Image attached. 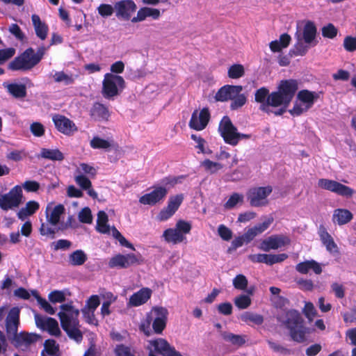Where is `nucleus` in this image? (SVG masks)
Listing matches in <instances>:
<instances>
[{
	"label": "nucleus",
	"instance_id": "obj_12",
	"mask_svg": "<svg viewBox=\"0 0 356 356\" xmlns=\"http://www.w3.org/2000/svg\"><path fill=\"white\" fill-rule=\"evenodd\" d=\"M33 56V49L32 48L27 49L10 63L9 69L12 70H28L33 68L38 64Z\"/></svg>",
	"mask_w": 356,
	"mask_h": 356
},
{
	"label": "nucleus",
	"instance_id": "obj_28",
	"mask_svg": "<svg viewBox=\"0 0 356 356\" xmlns=\"http://www.w3.org/2000/svg\"><path fill=\"white\" fill-rule=\"evenodd\" d=\"M40 337L36 334L21 332L17 334L14 337L15 345L18 348L27 347L30 344L37 341Z\"/></svg>",
	"mask_w": 356,
	"mask_h": 356
},
{
	"label": "nucleus",
	"instance_id": "obj_3",
	"mask_svg": "<svg viewBox=\"0 0 356 356\" xmlns=\"http://www.w3.org/2000/svg\"><path fill=\"white\" fill-rule=\"evenodd\" d=\"M316 28L313 22H307L303 29H298L295 33L296 40L291 53L295 56H304L308 50L317 44Z\"/></svg>",
	"mask_w": 356,
	"mask_h": 356
},
{
	"label": "nucleus",
	"instance_id": "obj_29",
	"mask_svg": "<svg viewBox=\"0 0 356 356\" xmlns=\"http://www.w3.org/2000/svg\"><path fill=\"white\" fill-rule=\"evenodd\" d=\"M31 20L36 35L42 40H45L49 31L48 26L38 15H32Z\"/></svg>",
	"mask_w": 356,
	"mask_h": 356
},
{
	"label": "nucleus",
	"instance_id": "obj_10",
	"mask_svg": "<svg viewBox=\"0 0 356 356\" xmlns=\"http://www.w3.org/2000/svg\"><path fill=\"white\" fill-rule=\"evenodd\" d=\"M272 191L273 188L270 186L254 187L248 191L247 198L252 207H264L268 204V197Z\"/></svg>",
	"mask_w": 356,
	"mask_h": 356
},
{
	"label": "nucleus",
	"instance_id": "obj_61",
	"mask_svg": "<svg viewBox=\"0 0 356 356\" xmlns=\"http://www.w3.org/2000/svg\"><path fill=\"white\" fill-rule=\"evenodd\" d=\"M343 47L348 51L352 52L356 50V37L347 36L343 40Z\"/></svg>",
	"mask_w": 356,
	"mask_h": 356
},
{
	"label": "nucleus",
	"instance_id": "obj_53",
	"mask_svg": "<svg viewBox=\"0 0 356 356\" xmlns=\"http://www.w3.org/2000/svg\"><path fill=\"white\" fill-rule=\"evenodd\" d=\"M79 220L83 223L90 224L92 221L91 211L88 207L82 209L78 215Z\"/></svg>",
	"mask_w": 356,
	"mask_h": 356
},
{
	"label": "nucleus",
	"instance_id": "obj_8",
	"mask_svg": "<svg viewBox=\"0 0 356 356\" xmlns=\"http://www.w3.org/2000/svg\"><path fill=\"white\" fill-rule=\"evenodd\" d=\"M319 96L316 92L302 90L298 92L293 107L289 113L293 116H298L311 108Z\"/></svg>",
	"mask_w": 356,
	"mask_h": 356
},
{
	"label": "nucleus",
	"instance_id": "obj_13",
	"mask_svg": "<svg viewBox=\"0 0 356 356\" xmlns=\"http://www.w3.org/2000/svg\"><path fill=\"white\" fill-rule=\"evenodd\" d=\"M33 56V49L32 48L27 49L10 63L9 69L12 70H28L33 68L38 64Z\"/></svg>",
	"mask_w": 356,
	"mask_h": 356
},
{
	"label": "nucleus",
	"instance_id": "obj_2",
	"mask_svg": "<svg viewBox=\"0 0 356 356\" xmlns=\"http://www.w3.org/2000/svg\"><path fill=\"white\" fill-rule=\"evenodd\" d=\"M279 321L289 330L291 339L298 343L304 342L306 340V334L309 329L303 323L300 314L294 309L287 311L278 317Z\"/></svg>",
	"mask_w": 356,
	"mask_h": 356
},
{
	"label": "nucleus",
	"instance_id": "obj_16",
	"mask_svg": "<svg viewBox=\"0 0 356 356\" xmlns=\"http://www.w3.org/2000/svg\"><path fill=\"white\" fill-rule=\"evenodd\" d=\"M290 243L291 240L287 236L275 234L263 240L259 248L263 251L269 252L271 250H277L288 245Z\"/></svg>",
	"mask_w": 356,
	"mask_h": 356
},
{
	"label": "nucleus",
	"instance_id": "obj_51",
	"mask_svg": "<svg viewBox=\"0 0 356 356\" xmlns=\"http://www.w3.org/2000/svg\"><path fill=\"white\" fill-rule=\"evenodd\" d=\"M184 200V195L178 194L176 195L170 196L168 200V209H171L175 212L177 211L179 206L182 203Z\"/></svg>",
	"mask_w": 356,
	"mask_h": 356
},
{
	"label": "nucleus",
	"instance_id": "obj_7",
	"mask_svg": "<svg viewBox=\"0 0 356 356\" xmlns=\"http://www.w3.org/2000/svg\"><path fill=\"white\" fill-rule=\"evenodd\" d=\"M125 88V81L120 75L106 73L102 81V95L106 99L118 96Z\"/></svg>",
	"mask_w": 356,
	"mask_h": 356
},
{
	"label": "nucleus",
	"instance_id": "obj_25",
	"mask_svg": "<svg viewBox=\"0 0 356 356\" xmlns=\"http://www.w3.org/2000/svg\"><path fill=\"white\" fill-rule=\"evenodd\" d=\"M152 296V290L149 288H143L134 293L129 300L128 305L131 307H138L145 304Z\"/></svg>",
	"mask_w": 356,
	"mask_h": 356
},
{
	"label": "nucleus",
	"instance_id": "obj_54",
	"mask_svg": "<svg viewBox=\"0 0 356 356\" xmlns=\"http://www.w3.org/2000/svg\"><path fill=\"white\" fill-rule=\"evenodd\" d=\"M337 33V29L332 24H328L322 28V35L325 38L332 39L336 37Z\"/></svg>",
	"mask_w": 356,
	"mask_h": 356
},
{
	"label": "nucleus",
	"instance_id": "obj_52",
	"mask_svg": "<svg viewBox=\"0 0 356 356\" xmlns=\"http://www.w3.org/2000/svg\"><path fill=\"white\" fill-rule=\"evenodd\" d=\"M76 172L79 173V175L87 174L92 177H95L97 171L94 167L87 163H82L79 164V167L77 168Z\"/></svg>",
	"mask_w": 356,
	"mask_h": 356
},
{
	"label": "nucleus",
	"instance_id": "obj_36",
	"mask_svg": "<svg viewBox=\"0 0 356 356\" xmlns=\"http://www.w3.org/2000/svg\"><path fill=\"white\" fill-rule=\"evenodd\" d=\"M42 356H59V346L54 339L44 341Z\"/></svg>",
	"mask_w": 356,
	"mask_h": 356
},
{
	"label": "nucleus",
	"instance_id": "obj_50",
	"mask_svg": "<svg viewBox=\"0 0 356 356\" xmlns=\"http://www.w3.org/2000/svg\"><path fill=\"white\" fill-rule=\"evenodd\" d=\"M244 73V67L240 64H234L228 69V76L231 79H238L243 76Z\"/></svg>",
	"mask_w": 356,
	"mask_h": 356
},
{
	"label": "nucleus",
	"instance_id": "obj_1",
	"mask_svg": "<svg viewBox=\"0 0 356 356\" xmlns=\"http://www.w3.org/2000/svg\"><path fill=\"white\" fill-rule=\"evenodd\" d=\"M60 309L61 311L58 314V316L62 328L70 339L78 343L81 342L83 334L79 330V309L74 308L71 302L61 305Z\"/></svg>",
	"mask_w": 356,
	"mask_h": 356
},
{
	"label": "nucleus",
	"instance_id": "obj_11",
	"mask_svg": "<svg viewBox=\"0 0 356 356\" xmlns=\"http://www.w3.org/2000/svg\"><path fill=\"white\" fill-rule=\"evenodd\" d=\"M22 200V189L15 186L8 193L0 194V207L5 211L18 207Z\"/></svg>",
	"mask_w": 356,
	"mask_h": 356
},
{
	"label": "nucleus",
	"instance_id": "obj_21",
	"mask_svg": "<svg viewBox=\"0 0 356 356\" xmlns=\"http://www.w3.org/2000/svg\"><path fill=\"white\" fill-rule=\"evenodd\" d=\"M242 90L243 88L241 86L225 85L218 90L216 93L215 99L218 102L232 100V99L241 93Z\"/></svg>",
	"mask_w": 356,
	"mask_h": 356
},
{
	"label": "nucleus",
	"instance_id": "obj_38",
	"mask_svg": "<svg viewBox=\"0 0 356 356\" xmlns=\"http://www.w3.org/2000/svg\"><path fill=\"white\" fill-rule=\"evenodd\" d=\"M86 254L81 250H76L69 256V262L72 266H81L87 260Z\"/></svg>",
	"mask_w": 356,
	"mask_h": 356
},
{
	"label": "nucleus",
	"instance_id": "obj_30",
	"mask_svg": "<svg viewBox=\"0 0 356 356\" xmlns=\"http://www.w3.org/2000/svg\"><path fill=\"white\" fill-rule=\"evenodd\" d=\"M298 272L302 274H307L310 270H313L316 274H321L322 268L318 262L312 259L298 264L296 266Z\"/></svg>",
	"mask_w": 356,
	"mask_h": 356
},
{
	"label": "nucleus",
	"instance_id": "obj_9",
	"mask_svg": "<svg viewBox=\"0 0 356 356\" xmlns=\"http://www.w3.org/2000/svg\"><path fill=\"white\" fill-rule=\"evenodd\" d=\"M191 228V222L179 220L177 222L175 227L166 229L163 232L162 237L168 243L178 244L186 239V234L190 233Z\"/></svg>",
	"mask_w": 356,
	"mask_h": 356
},
{
	"label": "nucleus",
	"instance_id": "obj_27",
	"mask_svg": "<svg viewBox=\"0 0 356 356\" xmlns=\"http://www.w3.org/2000/svg\"><path fill=\"white\" fill-rule=\"evenodd\" d=\"M270 97V93H269L268 89L265 87L257 90L254 94L255 101L261 104L259 109L265 113L270 111V106H271V104H268Z\"/></svg>",
	"mask_w": 356,
	"mask_h": 356
},
{
	"label": "nucleus",
	"instance_id": "obj_6",
	"mask_svg": "<svg viewBox=\"0 0 356 356\" xmlns=\"http://www.w3.org/2000/svg\"><path fill=\"white\" fill-rule=\"evenodd\" d=\"M218 131L224 141L232 146H236L241 140L249 139L251 137L250 134L238 132L237 128L228 116H224L220 122Z\"/></svg>",
	"mask_w": 356,
	"mask_h": 356
},
{
	"label": "nucleus",
	"instance_id": "obj_32",
	"mask_svg": "<svg viewBox=\"0 0 356 356\" xmlns=\"http://www.w3.org/2000/svg\"><path fill=\"white\" fill-rule=\"evenodd\" d=\"M291 40V36L289 34L283 33L280 36L279 40L272 41L269 44L270 49L273 52H280L282 49L289 46Z\"/></svg>",
	"mask_w": 356,
	"mask_h": 356
},
{
	"label": "nucleus",
	"instance_id": "obj_14",
	"mask_svg": "<svg viewBox=\"0 0 356 356\" xmlns=\"http://www.w3.org/2000/svg\"><path fill=\"white\" fill-rule=\"evenodd\" d=\"M318 186L323 189L330 191L346 197H351L355 193L354 190L351 188L336 181L327 179H320L318 181Z\"/></svg>",
	"mask_w": 356,
	"mask_h": 356
},
{
	"label": "nucleus",
	"instance_id": "obj_63",
	"mask_svg": "<svg viewBox=\"0 0 356 356\" xmlns=\"http://www.w3.org/2000/svg\"><path fill=\"white\" fill-rule=\"evenodd\" d=\"M218 232L219 236L225 241H229L232 238V231L224 225H219Z\"/></svg>",
	"mask_w": 356,
	"mask_h": 356
},
{
	"label": "nucleus",
	"instance_id": "obj_46",
	"mask_svg": "<svg viewBox=\"0 0 356 356\" xmlns=\"http://www.w3.org/2000/svg\"><path fill=\"white\" fill-rule=\"evenodd\" d=\"M191 137L197 143L195 147L199 149V153L204 154H210L211 153V150L209 148L205 147L206 141L200 136L192 134Z\"/></svg>",
	"mask_w": 356,
	"mask_h": 356
},
{
	"label": "nucleus",
	"instance_id": "obj_42",
	"mask_svg": "<svg viewBox=\"0 0 356 356\" xmlns=\"http://www.w3.org/2000/svg\"><path fill=\"white\" fill-rule=\"evenodd\" d=\"M32 294L36 298L40 307L44 309L45 312L51 315L56 313V309H54L45 299L41 298L36 291H32Z\"/></svg>",
	"mask_w": 356,
	"mask_h": 356
},
{
	"label": "nucleus",
	"instance_id": "obj_62",
	"mask_svg": "<svg viewBox=\"0 0 356 356\" xmlns=\"http://www.w3.org/2000/svg\"><path fill=\"white\" fill-rule=\"evenodd\" d=\"M9 32L13 35L17 40L22 41L24 38V34L20 27L17 24H12L8 28Z\"/></svg>",
	"mask_w": 356,
	"mask_h": 356
},
{
	"label": "nucleus",
	"instance_id": "obj_60",
	"mask_svg": "<svg viewBox=\"0 0 356 356\" xmlns=\"http://www.w3.org/2000/svg\"><path fill=\"white\" fill-rule=\"evenodd\" d=\"M249 260L254 263H264L268 265L269 254H254L248 256Z\"/></svg>",
	"mask_w": 356,
	"mask_h": 356
},
{
	"label": "nucleus",
	"instance_id": "obj_49",
	"mask_svg": "<svg viewBox=\"0 0 356 356\" xmlns=\"http://www.w3.org/2000/svg\"><path fill=\"white\" fill-rule=\"evenodd\" d=\"M232 284L235 289L245 291L248 287V281L245 275L238 274L233 279Z\"/></svg>",
	"mask_w": 356,
	"mask_h": 356
},
{
	"label": "nucleus",
	"instance_id": "obj_17",
	"mask_svg": "<svg viewBox=\"0 0 356 356\" xmlns=\"http://www.w3.org/2000/svg\"><path fill=\"white\" fill-rule=\"evenodd\" d=\"M115 16L118 19L129 20L136 12L137 6L133 0H120L114 4Z\"/></svg>",
	"mask_w": 356,
	"mask_h": 356
},
{
	"label": "nucleus",
	"instance_id": "obj_58",
	"mask_svg": "<svg viewBox=\"0 0 356 356\" xmlns=\"http://www.w3.org/2000/svg\"><path fill=\"white\" fill-rule=\"evenodd\" d=\"M99 14L103 17H110L113 15L115 8L110 4L102 3L97 8Z\"/></svg>",
	"mask_w": 356,
	"mask_h": 356
},
{
	"label": "nucleus",
	"instance_id": "obj_45",
	"mask_svg": "<svg viewBox=\"0 0 356 356\" xmlns=\"http://www.w3.org/2000/svg\"><path fill=\"white\" fill-rule=\"evenodd\" d=\"M234 302L239 309H245L251 305L252 300L249 296L241 294L234 298Z\"/></svg>",
	"mask_w": 356,
	"mask_h": 356
},
{
	"label": "nucleus",
	"instance_id": "obj_18",
	"mask_svg": "<svg viewBox=\"0 0 356 356\" xmlns=\"http://www.w3.org/2000/svg\"><path fill=\"white\" fill-rule=\"evenodd\" d=\"M210 120V113L207 108H204L198 111L195 110L191 115L189 121L190 128L196 131H202L206 128Z\"/></svg>",
	"mask_w": 356,
	"mask_h": 356
},
{
	"label": "nucleus",
	"instance_id": "obj_57",
	"mask_svg": "<svg viewBox=\"0 0 356 356\" xmlns=\"http://www.w3.org/2000/svg\"><path fill=\"white\" fill-rule=\"evenodd\" d=\"M246 97L243 94L239 93L237 96L232 99V102L230 104V108L232 110L238 109L242 107L246 102Z\"/></svg>",
	"mask_w": 356,
	"mask_h": 356
},
{
	"label": "nucleus",
	"instance_id": "obj_48",
	"mask_svg": "<svg viewBox=\"0 0 356 356\" xmlns=\"http://www.w3.org/2000/svg\"><path fill=\"white\" fill-rule=\"evenodd\" d=\"M242 320L245 322H252L255 325H261L264 322V317L259 314L246 312L242 316Z\"/></svg>",
	"mask_w": 356,
	"mask_h": 356
},
{
	"label": "nucleus",
	"instance_id": "obj_37",
	"mask_svg": "<svg viewBox=\"0 0 356 356\" xmlns=\"http://www.w3.org/2000/svg\"><path fill=\"white\" fill-rule=\"evenodd\" d=\"M107 222V214L103 211H99L97 220V230L100 233L110 234V226Z\"/></svg>",
	"mask_w": 356,
	"mask_h": 356
},
{
	"label": "nucleus",
	"instance_id": "obj_20",
	"mask_svg": "<svg viewBox=\"0 0 356 356\" xmlns=\"http://www.w3.org/2000/svg\"><path fill=\"white\" fill-rule=\"evenodd\" d=\"M52 120L56 128L61 133L65 135H71L76 131L77 128L75 124L69 118L61 115H55L52 118Z\"/></svg>",
	"mask_w": 356,
	"mask_h": 356
},
{
	"label": "nucleus",
	"instance_id": "obj_59",
	"mask_svg": "<svg viewBox=\"0 0 356 356\" xmlns=\"http://www.w3.org/2000/svg\"><path fill=\"white\" fill-rule=\"evenodd\" d=\"M303 313L310 321L316 316V310L312 302L305 303L303 309Z\"/></svg>",
	"mask_w": 356,
	"mask_h": 356
},
{
	"label": "nucleus",
	"instance_id": "obj_26",
	"mask_svg": "<svg viewBox=\"0 0 356 356\" xmlns=\"http://www.w3.org/2000/svg\"><path fill=\"white\" fill-rule=\"evenodd\" d=\"M318 235L323 244L325 246L326 250L330 253L338 252V247L334 241L333 238L327 232L326 228L323 225H320L318 228Z\"/></svg>",
	"mask_w": 356,
	"mask_h": 356
},
{
	"label": "nucleus",
	"instance_id": "obj_44",
	"mask_svg": "<svg viewBox=\"0 0 356 356\" xmlns=\"http://www.w3.org/2000/svg\"><path fill=\"white\" fill-rule=\"evenodd\" d=\"M201 165L204 167V170L210 174H214L223 168L222 164L212 161L209 159H206L202 161Z\"/></svg>",
	"mask_w": 356,
	"mask_h": 356
},
{
	"label": "nucleus",
	"instance_id": "obj_4",
	"mask_svg": "<svg viewBox=\"0 0 356 356\" xmlns=\"http://www.w3.org/2000/svg\"><path fill=\"white\" fill-rule=\"evenodd\" d=\"M298 89V83L296 80H282L278 86L277 91L270 93L268 104L273 107H288Z\"/></svg>",
	"mask_w": 356,
	"mask_h": 356
},
{
	"label": "nucleus",
	"instance_id": "obj_19",
	"mask_svg": "<svg viewBox=\"0 0 356 356\" xmlns=\"http://www.w3.org/2000/svg\"><path fill=\"white\" fill-rule=\"evenodd\" d=\"M167 193L168 191L165 187H155L150 193L141 196L139 202L142 204L153 206L162 201Z\"/></svg>",
	"mask_w": 356,
	"mask_h": 356
},
{
	"label": "nucleus",
	"instance_id": "obj_47",
	"mask_svg": "<svg viewBox=\"0 0 356 356\" xmlns=\"http://www.w3.org/2000/svg\"><path fill=\"white\" fill-rule=\"evenodd\" d=\"M244 196L242 194L237 193H233L228 200L225 204V208L231 209L236 206L238 204H241L243 202Z\"/></svg>",
	"mask_w": 356,
	"mask_h": 356
},
{
	"label": "nucleus",
	"instance_id": "obj_24",
	"mask_svg": "<svg viewBox=\"0 0 356 356\" xmlns=\"http://www.w3.org/2000/svg\"><path fill=\"white\" fill-rule=\"evenodd\" d=\"M19 321V309L17 307L12 308L6 318V330L10 336L13 337L17 334Z\"/></svg>",
	"mask_w": 356,
	"mask_h": 356
},
{
	"label": "nucleus",
	"instance_id": "obj_35",
	"mask_svg": "<svg viewBox=\"0 0 356 356\" xmlns=\"http://www.w3.org/2000/svg\"><path fill=\"white\" fill-rule=\"evenodd\" d=\"M4 87L7 88L9 93L17 98H22L26 95V88L24 84L21 83H8L3 84Z\"/></svg>",
	"mask_w": 356,
	"mask_h": 356
},
{
	"label": "nucleus",
	"instance_id": "obj_64",
	"mask_svg": "<svg viewBox=\"0 0 356 356\" xmlns=\"http://www.w3.org/2000/svg\"><path fill=\"white\" fill-rule=\"evenodd\" d=\"M116 356H134L131 353L129 347L120 344L117 345L115 348Z\"/></svg>",
	"mask_w": 356,
	"mask_h": 356
},
{
	"label": "nucleus",
	"instance_id": "obj_43",
	"mask_svg": "<svg viewBox=\"0 0 356 356\" xmlns=\"http://www.w3.org/2000/svg\"><path fill=\"white\" fill-rule=\"evenodd\" d=\"M112 140H104L98 136H95L90 142V147L93 149H108L111 147Z\"/></svg>",
	"mask_w": 356,
	"mask_h": 356
},
{
	"label": "nucleus",
	"instance_id": "obj_39",
	"mask_svg": "<svg viewBox=\"0 0 356 356\" xmlns=\"http://www.w3.org/2000/svg\"><path fill=\"white\" fill-rule=\"evenodd\" d=\"M40 156L51 161H62L64 159L63 153L57 149H50L43 148L41 149Z\"/></svg>",
	"mask_w": 356,
	"mask_h": 356
},
{
	"label": "nucleus",
	"instance_id": "obj_55",
	"mask_svg": "<svg viewBox=\"0 0 356 356\" xmlns=\"http://www.w3.org/2000/svg\"><path fill=\"white\" fill-rule=\"evenodd\" d=\"M48 298L52 303L63 302L65 300V294L64 291L56 290L51 291Z\"/></svg>",
	"mask_w": 356,
	"mask_h": 356
},
{
	"label": "nucleus",
	"instance_id": "obj_5",
	"mask_svg": "<svg viewBox=\"0 0 356 356\" xmlns=\"http://www.w3.org/2000/svg\"><path fill=\"white\" fill-rule=\"evenodd\" d=\"M168 312L162 307H156L146 316L145 321L140 325V330L149 334L150 325L152 323L154 331L161 334L166 325Z\"/></svg>",
	"mask_w": 356,
	"mask_h": 356
},
{
	"label": "nucleus",
	"instance_id": "obj_34",
	"mask_svg": "<svg viewBox=\"0 0 356 356\" xmlns=\"http://www.w3.org/2000/svg\"><path fill=\"white\" fill-rule=\"evenodd\" d=\"M91 115L95 120H105L108 118L107 108L100 103L94 104L91 108Z\"/></svg>",
	"mask_w": 356,
	"mask_h": 356
},
{
	"label": "nucleus",
	"instance_id": "obj_41",
	"mask_svg": "<svg viewBox=\"0 0 356 356\" xmlns=\"http://www.w3.org/2000/svg\"><path fill=\"white\" fill-rule=\"evenodd\" d=\"M222 337L226 341L230 342L234 346H242L245 343V337L239 334H234L231 332H225L222 333Z\"/></svg>",
	"mask_w": 356,
	"mask_h": 356
},
{
	"label": "nucleus",
	"instance_id": "obj_22",
	"mask_svg": "<svg viewBox=\"0 0 356 356\" xmlns=\"http://www.w3.org/2000/svg\"><path fill=\"white\" fill-rule=\"evenodd\" d=\"M138 260L134 254L131 253L126 255L119 254L110 259L108 266L110 268H126L138 263Z\"/></svg>",
	"mask_w": 356,
	"mask_h": 356
},
{
	"label": "nucleus",
	"instance_id": "obj_56",
	"mask_svg": "<svg viewBox=\"0 0 356 356\" xmlns=\"http://www.w3.org/2000/svg\"><path fill=\"white\" fill-rule=\"evenodd\" d=\"M74 180L82 189L87 190L92 186L90 179L83 175H77L74 177Z\"/></svg>",
	"mask_w": 356,
	"mask_h": 356
},
{
	"label": "nucleus",
	"instance_id": "obj_15",
	"mask_svg": "<svg viewBox=\"0 0 356 356\" xmlns=\"http://www.w3.org/2000/svg\"><path fill=\"white\" fill-rule=\"evenodd\" d=\"M34 318L36 326L40 330L56 337L60 334L61 331L56 319L38 314H35Z\"/></svg>",
	"mask_w": 356,
	"mask_h": 356
},
{
	"label": "nucleus",
	"instance_id": "obj_40",
	"mask_svg": "<svg viewBox=\"0 0 356 356\" xmlns=\"http://www.w3.org/2000/svg\"><path fill=\"white\" fill-rule=\"evenodd\" d=\"M50 76L56 83H62L64 85H70L74 82V78L72 74H68L63 71L54 72L51 73Z\"/></svg>",
	"mask_w": 356,
	"mask_h": 356
},
{
	"label": "nucleus",
	"instance_id": "obj_31",
	"mask_svg": "<svg viewBox=\"0 0 356 356\" xmlns=\"http://www.w3.org/2000/svg\"><path fill=\"white\" fill-rule=\"evenodd\" d=\"M353 218L350 211L344 209H337L334 211L332 221L339 225L349 222Z\"/></svg>",
	"mask_w": 356,
	"mask_h": 356
},
{
	"label": "nucleus",
	"instance_id": "obj_33",
	"mask_svg": "<svg viewBox=\"0 0 356 356\" xmlns=\"http://www.w3.org/2000/svg\"><path fill=\"white\" fill-rule=\"evenodd\" d=\"M40 207L39 203L38 202L31 200L29 201L24 207L22 208L17 213L18 218L24 220L28 216L33 215L34 213L38 210Z\"/></svg>",
	"mask_w": 356,
	"mask_h": 356
},
{
	"label": "nucleus",
	"instance_id": "obj_23",
	"mask_svg": "<svg viewBox=\"0 0 356 356\" xmlns=\"http://www.w3.org/2000/svg\"><path fill=\"white\" fill-rule=\"evenodd\" d=\"M65 207L63 204L54 205L53 202L49 203L46 208V218L49 224L53 226L57 225L60 216L65 213Z\"/></svg>",
	"mask_w": 356,
	"mask_h": 356
}]
</instances>
